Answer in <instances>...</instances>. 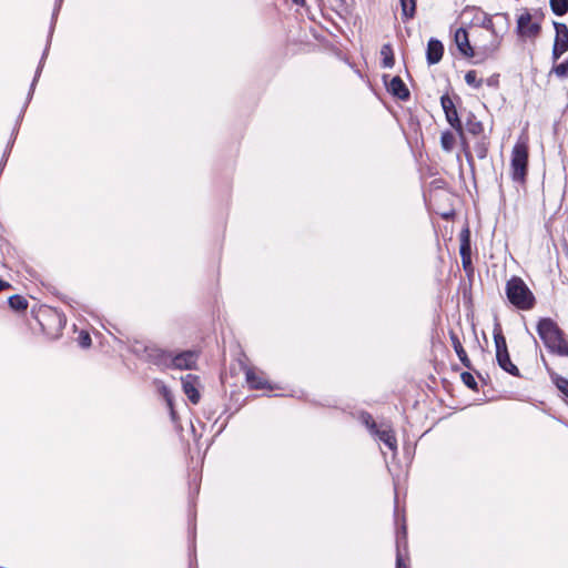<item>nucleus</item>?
Returning a JSON list of instances; mask_svg holds the SVG:
<instances>
[{"mask_svg": "<svg viewBox=\"0 0 568 568\" xmlns=\"http://www.w3.org/2000/svg\"><path fill=\"white\" fill-rule=\"evenodd\" d=\"M362 420L371 429L372 433L377 428L376 423L373 420L369 414H363Z\"/></svg>", "mask_w": 568, "mask_h": 568, "instance_id": "obj_33", "label": "nucleus"}, {"mask_svg": "<svg viewBox=\"0 0 568 568\" xmlns=\"http://www.w3.org/2000/svg\"><path fill=\"white\" fill-rule=\"evenodd\" d=\"M554 14L561 17L568 12V0H549Z\"/></svg>", "mask_w": 568, "mask_h": 568, "instance_id": "obj_22", "label": "nucleus"}, {"mask_svg": "<svg viewBox=\"0 0 568 568\" xmlns=\"http://www.w3.org/2000/svg\"><path fill=\"white\" fill-rule=\"evenodd\" d=\"M246 382L248 383L250 387L253 389H263L268 388L267 382L260 375H257L253 369L246 371Z\"/></svg>", "mask_w": 568, "mask_h": 568, "instance_id": "obj_16", "label": "nucleus"}, {"mask_svg": "<svg viewBox=\"0 0 568 568\" xmlns=\"http://www.w3.org/2000/svg\"><path fill=\"white\" fill-rule=\"evenodd\" d=\"M460 255L462 260H465V257H467V262L470 263V246L467 237L463 241L460 245Z\"/></svg>", "mask_w": 568, "mask_h": 568, "instance_id": "obj_31", "label": "nucleus"}, {"mask_svg": "<svg viewBox=\"0 0 568 568\" xmlns=\"http://www.w3.org/2000/svg\"><path fill=\"white\" fill-rule=\"evenodd\" d=\"M463 265L465 268L467 267V265H470V263L467 262V257H465V260H463Z\"/></svg>", "mask_w": 568, "mask_h": 568, "instance_id": "obj_39", "label": "nucleus"}, {"mask_svg": "<svg viewBox=\"0 0 568 568\" xmlns=\"http://www.w3.org/2000/svg\"><path fill=\"white\" fill-rule=\"evenodd\" d=\"M465 82L474 89H479L483 85L484 80L478 78L476 70H469L465 74Z\"/></svg>", "mask_w": 568, "mask_h": 568, "instance_id": "obj_25", "label": "nucleus"}, {"mask_svg": "<svg viewBox=\"0 0 568 568\" xmlns=\"http://www.w3.org/2000/svg\"><path fill=\"white\" fill-rule=\"evenodd\" d=\"M373 434L376 435L378 439L383 442L390 450L395 452L397 449L396 436L389 426L381 429L376 428Z\"/></svg>", "mask_w": 568, "mask_h": 568, "instance_id": "obj_12", "label": "nucleus"}, {"mask_svg": "<svg viewBox=\"0 0 568 568\" xmlns=\"http://www.w3.org/2000/svg\"><path fill=\"white\" fill-rule=\"evenodd\" d=\"M541 358L547 371L550 373L551 381L554 382L556 387L568 397V379L554 372H550V368L548 367V364L545 361L544 356Z\"/></svg>", "mask_w": 568, "mask_h": 568, "instance_id": "obj_17", "label": "nucleus"}, {"mask_svg": "<svg viewBox=\"0 0 568 568\" xmlns=\"http://www.w3.org/2000/svg\"><path fill=\"white\" fill-rule=\"evenodd\" d=\"M536 331L546 349L554 355L568 357V336L550 317H541Z\"/></svg>", "mask_w": 568, "mask_h": 568, "instance_id": "obj_1", "label": "nucleus"}, {"mask_svg": "<svg viewBox=\"0 0 568 568\" xmlns=\"http://www.w3.org/2000/svg\"><path fill=\"white\" fill-rule=\"evenodd\" d=\"M463 383L473 390L477 389L475 377L469 372H464L460 375Z\"/></svg>", "mask_w": 568, "mask_h": 568, "instance_id": "obj_30", "label": "nucleus"}, {"mask_svg": "<svg viewBox=\"0 0 568 568\" xmlns=\"http://www.w3.org/2000/svg\"><path fill=\"white\" fill-rule=\"evenodd\" d=\"M449 337H450L452 345L456 352V355L458 356L462 364L466 368L471 369L473 368L471 362H470L466 351L464 349L458 336L454 332H449Z\"/></svg>", "mask_w": 568, "mask_h": 568, "instance_id": "obj_14", "label": "nucleus"}, {"mask_svg": "<svg viewBox=\"0 0 568 568\" xmlns=\"http://www.w3.org/2000/svg\"><path fill=\"white\" fill-rule=\"evenodd\" d=\"M402 14L405 19H412L416 12V0H400Z\"/></svg>", "mask_w": 568, "mask_h": 568, "instance_id": "obj_23", "label": "nucleus"}, {"mask_svg": "<svg viewBox=\"0 0 568 568\" xmlns=\"http://www.w3.org/2000/svg\"><path fill=\"white\" fill-rule=\"evenodd\" d=\"M465 156H466L467 163L473 169L474 168V158H473L471 152L467 148H465Z\"/></svg>", "mask_w": 568, "mask_h": 568, "instance_id": "obj_36", "label": "nucleus"}, {"mask_svg": "<svg viewBox=\"0 0 568 568\" xmlns=\"http://www.w3.org/2000/svg\"><path fill=\"white\" fill-rule=\"evenodd\" d=\"M497 364L508 374L518 377L520 375L518 367L511 362L509 352H500L496 354Z\"/></svg>", "mask_w": 568, "mask_h": 568, "instance_id": "obj_13", "label": "nucleus"}, {"mask_svg": "<svg viewBox=\"0 0 568 568\" xmlns=\"http://www.w3.org/2000/svg\"><path fill=\"white\" fill-rule=\"evenodd\" d=\"M9 305L14 311H24L28 307V301L21 295H12L9 297Z\"/></svg>", "mask_w": 568, "mask_h": 568, "instance_id": "obj_26", "label": "nucleus"}, {"mask_svg": "<svg viewBox=\"0 0 568 568\" xmlns=\"http://www.w3.org/2000/svg\"><path fill=\"white\" fill-rule=\"evenodd\" d=\"M444 53V47L442 42L437 39H430L427 43V51H426V58L428 64H436L438 63Z\"/></svg>", "mask_w": 568, "mask_h": 568, "instance_id": "obj_10", "label": "nucleus"}, {"mask_svg": "<svg viewBox=\"0 0 568 568\" xmlns=\"http://www.w3.org/2000/svg\"><path fill=\"white\" fill-rule=\"evenodd\" d=\"M474 152L476 156L480 160H484L488 153V142L485 138L478 139L474 144Z\"/></svg>", "mask_w": 568, "mask_h": 568, "instance_id": "obj_24", "label": "nucleus"}, {"mask_svg": "<svg viewBox=\"0 0 568 568\" xmlns=\"http://www.w3.org/2000/svg\"><path fill=\"white\" fill-rule=\"evenodd\" d=\"M9 287H10V284L8 282L0 280V291L9 288Z\"/></svg>", "mask_w": 568, "mask_h": 568, "instance_id": "obj_38", "label": "nucleus"}, {"mask_svg": "<svg viewBox=\"0 0 568 568\" xmlns=\"http://www.w3.org/2000/svg\"><path fill=\"white\" fill-rule=\"evenodd\" d=\"M466 131L473 135H480L484 131L483 123L476 119L474 114H469L466 123H465Z\"/></svg>", "mask_w": 568, "mask_h": 568, "instance_id": "obj_19", "label": "nucleus"}, {"mask_svg": "<svg viewBox=\"0 0 568 568\" xmlns=\"http://www.w3.org/2000/svg\"><path fill=\"white\" fill-rule=\"evenodd\" d=\"M544 13L540 10L530 12L524 9L517 17L516 32L523 40H535L541 32Z\"/></svg>", "mask_w": 568, "mask_h": 568, "instance_id": "obj_3", "label": "nucleus"}, {"mask_svg": "<svg viewBox=\"0 0 568 568\" xmlns=\"http://www.w3.org/2000/svg\"><path fill=\"white\" fill-rule=\"evenodd\" d=\"M440 104L445 112L447 122L462 134L463 132V125L462 121L458 118L457 110L455 108V104L453 100L448 95H443L440 98Z\"/></svg>", "mask_w": 568, "mask_h": 568, "instance_id": "obj_6", "label": "nucleus"}, {"mask_svg": "<svg viewBox=\"0 0 568 568\" xmlns=\"http://www.w3.org/2000/svg\"><path fill=\"white\" fill-rule=\"evenodd\" d=\"M171 353L163 351L154 345L144 347V356L152 364L161 367H171Z\"/></svg>", "mask_w": 568, "mask_h": 568, "instance_id": "obj_5", "label": "nucleus"}, {"mask_svg": "<svg viewBox=\"0 0 568 568\" xmlns=\"http://www.w3.org/2000/svg\"><path fill=\"white\" fill-rule=\"evenodd\" d=\"M160 393L163 396V398L165 399V402L171 410L172 418H174L175 413L173 409V396L171 394V390L164 384H161Z\"/></svg>", "mask_w": 568, "mask_h": 568, "instance_id": "obj_28", "label": "nucleus"}, {"mask_svg": "<svg viewBox=\"0 0 568 568\" xmlns=\"http://www.w3.org/2000/svg\"><path fill=\"white\" fill-rule=\"evenodd\" d=\"M197 357V353L193 351H185L175 356L171 355V367L178 369H192L195 367Z\"/></svg>", "mask_w": 568, "mask_h": 568, "instance_id": "obj_8", "label": "nucleus"}, {"mask_svg": "<svg viewBox=\"0 0 568 568\" xmlns=\"http://www.w3.org/2000/svg\"><path fill=\"white\" fill-rule=\"evenodd\" d=\"M454 41L459 52L467 58L474 57L475 52L469 43L468 33L466 29L458 28L454 33Z\"/></svg>", "mask_w": 568, "mask_h": 568, "instance_id": "obj_9", "label": "nucleus"}, {"mask_svg": "<svg viewBox=\"0 0 568 568\" xmlns=\"http://www.w3.org/2000/svg\"><path fill=\"white\" fill-rule=\"evenodd\" d=\"M381 55L383 57L382 65L384 68H393L395 60H394L393 48L389 43H386L382 47Z\"/></svg>", "mask_w": 568, "mask_h": 568, "instance_id": "obj_21", "label": "nucleus"}, {"mask_svg": "<svg viewBox=\"0 0 568 568\" xmlns=\"http://www.w3.org/2000/svg\"><path fill=\"white\" fill-rule=\"evenodd\" d=\"M440 145L444 151L450 152L455 145V135L450 131H445L440 136Z\"/></svg>", "mask_w": 568, "mask_h": 568, "instance_id": "obj_27", "label": "nucleus"}, {"mask_svg": "<svg viewBox=\"0 0 568 568\" xmlns=\"http://www.w3.org/2000/svg\"><path fill=\"white\" fill-rule=\"evenodd\" d=\"M43 55H45V53H44ZM43 61H44V57H42V59H41V61H40V64H39V67H38V69H37V71H36V75H34V79H33V81H32V83H31V88H30V93H29V95H31V94H32V92H33V90H34L36 83H37V81H38V79H39V77H40V73H41V70H42V67H43Z\"/></svg>", "mask_w": 568, "mask_h": 568, "instance_id": "obj_34", "label": "nucleus"}, {"mask_svg": "<svg viewBox=\"0 0 568 568\" xmlns=\"http://www.w3.org/2000/svg\"><path fill=\"white\" fill-rule=\"evenodd\" d=\"M556 31L554 44L568 50V27L562 22H554Z\"/></svg>", "mask_w": 568, "mask_h": 568, "instance_id": "obj_15", "label": "nucleus"}, {"mask_svg": "<svg viewBox=\"0 0 568 568\" xmlns=\"http://www.w3.org/2000/svg\"><path fill=\"white\" fill-rule=\"evenodd\" d=\"M494 342L496 347V354L508 351L506 338L503 335L501 327L498 323H496L494 327Z\"/></svg>", "mask_w": 568, "mask_h": 568, "instance_id": "obj_18", "label": "nucleus"}, {"mask_svg": "<svg viewBox=\"0 0 568 568\" xmlns=\"http://www.w3.org/2000/svg\"><path fill=\"white\" fill-rule=\"evenodd\" d=\"M506 295L508 301L519 310H531L536 303L532 292L518 276H513L507 281Z\"/></svg>", "mask_w": 568, "mask_h": 568, "instance_id": "obj_2", "label": "nucleus"}, {"mask_svg": "<svg viewBox=\"0 0 568 568\" xmlns=\"http://www.w3.org/2000/svg\"><path fill=\"white\" fill-rule=\"evenodd\" d=\"M486 84L488 87H496L498 84V77L497 75H491L490 78H488L486 80Z\"/></svg>", "mask_w": 568, "mask_h": 568, "instance_id": "obj_37", "label": "nucleus"}, {"mask_svg": "<svg viewBox=\"0 0 568 568\" xmlns=\"http://www.w3.org/2000/svg\"><path fill=\"white\" fill-rule=\"evenodd\" d=\"M406 542V526H402V531L397 532V555H396V568H408V566L405 564L403 556L399 550L400 542Z\"/></svg>", "mask_w": 568, "mask_h": 568, "instance_id": "obj_20", "label": "nucleus"}, {"mask_svg": "<svg viewBox=\"0 0 568 568\" xmlns=\"http://www.w3.org/2000/svg\"><path fill=\"white\" fill-rule=\"evenodd\" d=\"M181 382L184 394L187 396L192 404L196 405L201 398L200 392L197 389L200 385L199 377L193 374H186L181 378Z\"/></svg>", "mask_w": 568, "mask_h": 568, "instance_id": "obj_7", "label": "nucleus"}, {"mask_svg": "<svg viewBox=\"0 0 568 568\" xmlns=\"http://www.w3.org/2000/svg\"><path fill=\"white\" fill-rule=\"evenodd\" d=\"M80 345L83 347H88L91 345V337L88 333L81 332L80 334Z\"/></svg>", "mask_w": 568, "mask_h": 568, "instance_id": "obj_35", "label": "nucleus"}, {"mask_svg": "<svg viewBox=\"0 0 568 568\" xmlns=\"http://www.w3.org/2000/svg\"><path fill=\"white\" fill-rule=\"evenodd\" d=\"M388 92L399 100L406 101L409 98V90L399 77H394L387 85Z\"/></svg>", "mask_w": 568, "mask_h": 568, "instance_id": "obj_11", "label": "nucleus"}, {"mask_svg": "<svg viewBox=\"0 0 568 568\" xmlns=\"http://www.w3.org/2000/svg\"><path fill=\"white\" fill-rule=\"evenodd\" d=\"M568 50L566 48H561L559 45H552V51H551V59L554 62H556L557 60H559V58L566 53Z\"/></svg>", "mask_w": 568, "mask_h": 568, "instance_id": "obj_32", "label": "nucleus"}, {"mask_svg": "<svg viewBox=\"0 0 568 568\" xmlns=\"http://www.w3.org/2000/svg\"><path fill=\"white\" fill-rule=\"evenodd\" d=\"M300 0H293V2L298 3Z\"/></svg>", "mask_w": 568, "mask_h": 568, "instance_id": "obj_40", "label": "nucleus"}, {"mask_svg": "<svg viewBox=\"0 0 568 568\" xmlns=\"http://www.w3.org/2000/svg\"><path fill=\"white\" fill-rule=\"evenodd\" d=\"M528 168V148L524 142H517L511 151L510 176L516 183L524 184Z\"/></svg>", "mask_w": 568, "mask_h": 568, "instance_id": "obj_4", "label": "nucleus"}, {"mask_svg": "<svg viewBox=\"0 0 568 568\" xmlns=\"http://www.w3.org/2000/svg\"><path fill=\"white\" fill-rule=\"evenodd\" d=\"M551 72H554L560 79H566L568 77V59L559 64H556L551 69Z\"/></svg>", "mask_w": 568, "mask_h": 568, "instance_id": "obj_29", "label": "nucleus"}]
</instances>
